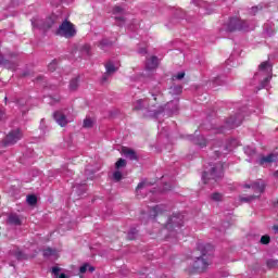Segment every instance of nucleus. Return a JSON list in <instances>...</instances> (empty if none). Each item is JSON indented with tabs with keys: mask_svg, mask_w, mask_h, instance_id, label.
<instances>
[{
	"mask_svg": "<svg viewBox=\"0 0 278 278\" xmlns=\"http://www.w3.org/2000/svg\"><path fill=\"white\" fill-rule=\"evenodd\" d=\"M213 247L207 243H198V251L200 255H194L191 261H189L188 273H205L207 267L212 264V251Z\"/></svg>",
	"mask_w": 278,
	"mask_h": 278,
	"instance_id": "f257e3e1",
	"label": "nucleus"
},
{
	"mask_svg": "<svg viewBox=\"0 0 278 278\" xmlns=\"http://www.w3.org/2000/svg\"><path fill=\"white\" fill-rule=\"evenodd\" d=\"M256 78L260 79L263 88H266L273 79V64L270 62L265 61L260 64L258 72L256 73Z\"/></svg>",
	"mask_w": 278,
	"mask_h": 278,
	"instance_id": "f03ea898",
	"label": "nucleus"
},
{
	"mask_svg": "<svg viewBox=\"0 0 278 278\" xmlns=\"http://www.w3.org/2000/svg\"><path fill=\"white\" fill-rule=\"evenodd\" d=\"M220 177H223V163L211 166V168L202 175L204 184H207V181H218Z\"/></svg>",
	"mask_w": 278,
	"mask_h": 278,
	"instance_id": "7ed1b4c3",
	"label": "nucleus"
},
{
	"mask_svg": "<svg viewBox=\"0 0 278 278\" xmlns=\"http://www.w3.org/2000/svg\"><path fill=\"white\" fill-rule=\"evenodd\" d=\"M181 225H184V216L181 215H174L172 217H168L165 229L163 231H169L172 236H175V231H177Z\"/></svg>",
	"mask_w": 278,
	"mask_h": 278,
	"instance_id": "20e7f679",
	"label": "nucleus"
},
{
	"mask_svg": "<svg viewBox=\"0 0 278 278\" xmlns=\"http://www.w3.org/2000/svg\"><path fill=\"white\" fill-rule=\"evenodd\" d=\"M56 34L58 36H63L64 38H73V36L77 34V30L75 29L73 23L65 21L60 25Z\"/></svg>",
	"mask_w": 278,
	"mask_h": 278,
	"instance_id": "39448f33",
	"label": "nucleus"
},
{
	"mask_svg": "<svg viewBox=\"0 0 278 278\" xmlns=\"http://www.w3.org/2000/svg\"><path fill=\"white\" fill-rule=\"evenodd\" d=\"M58 21V14L52 13L50 16L47 17L46 23L42 24V20L34 18L31 21L33 27H37V29H49L53 27V24Z\"/></svg>",
	"mask_w": 278,
	"mask_h": 278,
	"instance_id": "423d86ee",
	"label": "nucleus"
},
{
	"mask_svg": "<svg viewBox=\"0 0 278 278\" xmlns=\"http://www.w3.org/2000/svg\"><path fill=\"white\" fill-rule=\"evenodd\" d=\"M164 212H166V206L164 205H156L154 207H152L148 213H143L142 214V220L149 218L150 220H153V218H157L162 220V214H164Z\"/></svg>",
	"mask_w": 278,
	"mask_h": 278,
	"instance_id": "0eeeda50",
	"label": "nucleus"
},
{
	"mask_svg": "<svg viewBox=\"0 0 278 278\" xmlns=\"http://www.w3.org/2000/svg\"><path fill=\"white\" fill-rule=\"evenodd\" d=\"M151 108H155V103L149 98L139 99L134 103V110H150V112H153V114L156 115L157 111L152 110Z\"/></svg>",
	"mask_w": 278,
	"mask_h": 278,
	"instance_id": "6e6552de",
	"label": "nucleus"
},
{
	"mask_svg": "<svg viewBox=\"0 0 278 278\" xmlns=\"http://www.w3.org/2000/svg\"><path fill=\"white\" fill-rule=\"evenodd\" d=\"M23 138V132L20 129L12 130L9 132L4 139L5 147H12V144H16L18 140Z\"/></svg>",
	"mask_w": 278,
	"mask_h": 278,
	"instance_id": "1a4fd4ad",
	"label": "nucleus"
},
{
	"mask_svg": "<svg viewBox=\"0 0 278 278\" xmlns=\"http://www.w3.org/2000/svg\"><path fill=\"white\" fill-rule=\"evenodd\" d=\"M248 25L247 22L238 18V17H232L230 18V21L228 22V29L229 31H236V30H240V29H247Z\"/></svg>",
	"mask_w": 278,
	"mask_h": 278,
	"instance_id": "9d476101",
	"label": "nucleus"
},
{
	"mask_svg": "<svg viewBox=\"0 0 278 278\" xmlns=\"http://www.w3.org/2000/svg\"><path fill=\"white\" fill-rule=\"evenodd\" d=\"M119 64L116 63V62H113V61H109L106 64H105V74H104V77H103V80H108V77H110V75H114V73H116V71H118L119 68Z\"/></svg>",
	"mask_w": 278,
	"mask_h": 278,
	"instance_id": "9b49d317",
	"label": "nucleus"
},
{
	"mask_svg": "<svg viewBox=\"0 0 278 278\" xmlns=\"http://www.w3.org/2000/svg\"><path fill=\"white\" fill-rule=\"evenodd\" d=\"M54 121H56L60 127H66V125H68V122H70L68 117H66L65 111H56L54 113Z\"/></svg>",
	"mask_w": 278,
	"mask_h": 278,
	"instance_id": "f8f14e48",
	"label": "nucleus"
},
{
	"mask_svg": "<svg viewBox=\"0 0 278 278\" xmlns=\"http://www.w3.org/2000/svg\"><path fill=\"white\" fill-rule=\"evenodd\" d=\"M245 188H252V190H254L256 194H262V192H264V189L266 188V185L264 184V180H257L251 186L245 185Z\"/></svg>",
	"mask_w": 278,
	"mask_h": 278,
	"instance_id": "ddd939ff",
	"label": "nucleus"
},
{
	"mask_svg": "<svg viewBox=\"0 0 278 278\" xmlns=\"http://www.w3.org/2000/svg\"><path fill=\"white\" fill-rule=\"evenodd\" d=\"M273 162H277V154H269L267 156H263L260 161L262 166H268V164H273Z\"/></svg>",
	"mask_w": 278,
	"mask_h": 278,
	"instance_id": "4468645a",
	"label": "nucleus"
},
{
	"mask_svg": "<svg viewBox=\"0 0 278 278\" xmlns=\"http://www.w3.org/2000/svg\"><path fill=\"white\" fill-rule=\"evenodd\" d=\"M159 60L156 56H151L147 60L146 67L148 71H153V68H157Z\"/></svg>",
	"mask_w": 278,
	"mask_h": 278,
	"instance_id": "2eb2a0df",
	"label": "nucleus"
},
{
	"mask_svg": "<svg viewBox=\"0 0 278 278\" xmlns=\"http://www.w3.org/2000/svg\"><path fill=\"white\" fill-rule=\"evenodd\" d=\"M122 152H123V155H125V157H128V160H138V155L136 154V151L129 148H123Z\"/></svg>",
	"mask_w": 278,
	"mask_h": 278,
	"instance_id": "dca6fc26",
	"label": "nucleus"
},
{
	"mask_svg": "<svg viewBox=\"0 0 278 278\" xmlns=\"http://www.w3.org/2000/svg\"><path fill=\"white\" fill-rule=\"evenodd\" d=\"M148 188H149V182H147V181L140 182L136 189L137 195L140 197V194H142V192L147 191Z\"/></svg>",
	"mask_w": 278,
	"mask_h": 278,
	"instance_id": "f3484780",
	"label": "nucleus"
},
{
	"mask_svg": "<svg viewBox=\"0 0 278 278\" xmlns=\"http://www.w3.org/2000/svg\"><path fill=\"white\" fill-rule=\"evenodd\" d=\"M99 49H101L102 51H108V49H110V47H112V41L108 40V39H103L99 42L98 45Z\"/></svg>",
	"mask_w": 278,
	"mask_h": 278,
	"instance_id": "a211bd4d",
	"label": "nucleus"
},
{
	"mask_svg": "<svg viewBox=\"0 0 278 278\" xmlns=\"http://www.w3.org/2000/svg\"><path fill=\"white\" fill-rule=\"evenodd\" d=\"M9 223L10 225H21V217L16 214H11L9 216Z\"/></svg>",
	"mask_w": 278,
	"mask_h": 278,
	"instance_id": "6ab92c4d",
	"label": "nucleus"
},
{
	"mask_svg": "<svg viewBox=\"0 0 278 278\" xmlns=\"http://www.w3.org/2000/svg\"><path fill=\"white\" fill-rule=\"evenodd\" d=\"M45 257H58V251L51 248H48L43 251Z\"/></svg>",
	"mask_w": 278,
	"mask_h": 278,
	"instance_id": "aec40b11",
	"label": "nucleus"
},
{
	"mask_svg": "<svg viewBox=\"0 0 278 278\" xmlns=\"http://www.w3.org/2000/svg\"><path fill=\"white\" fill-rule=\"evenodd\" d=\"M62 269L60 267H53L52 268V275H54V278H66V275L64 273H61Z\"/></svg>",
	"mask_w": 278,
	"mask_h": 278,
	"instance_id": "412c9836",
	"label": "nucleus"
},
{
	"mask_svg": "<svg viewBox=\"0 0 278 278\" xmlns=\"http://www.w3.org/2000/svg\"><path fill=\"white\" fill-rule=\"evenodd\" d=\"M79 88V78H73L70 83V90L75 91Z\"/></svg>",
	"mask_w": 278,
	"mask_h": 278,
	"instance_id": "4be33fe9",
	"label": "nucleus"
},
{
	"mask_svg": "<svg viewBox=\"0 0 278 278\" xmlns=\"http://www.w3.org/2000/svg\"><path fill=\"white\" fill-rule=\"evenodd\" d=\"M84 127L86 129H91V127H94V119L90 118V117H87L85 118L84 121Z\"/></svg>",
	"mask_w": 278,
	"mask_h": 278,
	"instance_id": "5701e85b",
	"label": "nucleus"
},
{
	"mask_svg": "<svg viewBox=\"0 0 278 278\" xmlns=\"http://www.w3.org/2000/svg\"><path fill=\"white\" fill-rule=\"evenodd\" d=\"M125 166H127V161H125V159H119L116 163H115V168L117 170H121V168H125Z\"/></svg>",
	"mask_w": 278,
	"mask_h": 278,
	"instance_id": "b1692460",
	"label": "nucleus"
},
{
	"mask_svg": "<svg viewBox=\"0 0 278 278\" xmlns=\"http://www.w3.org/2000/svg\"><path fill=\"white\" fill-rule=\"evenodd\" d=\"M87 270H89V273H94V267L90 266L89 264H84L83 266H80L79 271L81 274L86 273Z\"/></svg>",
	"mask_w": 278,
	"mask_h": 278,
	"instance_id": "393cba45",
	"label": "nucleus"
},
{
	"mask_svg": "<svg viewBox=\"0 0 278 278\" xmlns=\"http://www.w3.org/2000/svg\"><path fill=\"white\" fill-rule=\"evenodd\" d=\"M91 47H90V45H88V43H85V45H83L81 47H80V51H81V53H84L85 55H90V51H91Z\"/></svg>",
	"mask_w": 278,
	"mask_h": 278,
	"instance_id": "a878e982",
	"label": "nucleus"
},
{
	"mask_svg": "<svg viewBox=\"0 0 278 278\" xmlns=\"http://www.w3.org/2000/svg\"><path fill=\"white\" fill-rule=\"evenodd\" d=\"M113 179L114 181H121V179H123V172H121V169H116L113 173Z\"/></svg>",
	"mask_w": 278,
	"mask_h": 278,
	"instance_id": "bb28decb",
	"label": "nucleus"
},
{
	"mask_svg": "<svg viewBox=\"0 0 278 278\" xmlns=\"http://www.w3.org/2000/svg\"><path fill=\"white\" fill-rule=\"evenodd\" d=\"M26 201L28 205H36V203H38V199L36 198V195H28Z\"/></svg>",
	"mask_w": 278,
	"mask_h": 278,
	"instance_id": "cd10ccee",
	"label": "nucleus"
},
{
	"mask_svg": "<svg viewBox=\"0 0 278 278\" xmlns=\"http://www.w3.org/2000/svg\"><path fill=\"white\" fill-rule=\"evenodd\" d=\"M177 101H173V102H169V103H167V105H166V108H167V110H170V108H172V112H177Z\"/></svg>",
	"mask_w": 278,
	"mask_h": 278,
	"instance_id": "c85d7f7f",
	"label": "nucleus"
},
{
	"mask_svg": "<svg viewBox=\"0 0 278 278\" xmlns=\"http://www.w3.org/2000/svg\"><path fill=\"white\" fill-rule=\"evenodd\" d=\"M184 77H186V73L185 72H180V73H178V74L173 76V80L174 81H177V79L181 80V79H184Z\"/></svg>",
	"mask_w": 278,
	"mask_h": 278,
	"instance_id": "c756f323",
	"label": "nucleus"
},
{
	"mask_svg": "<svg viewBox=\"0 0 278 278\" xmlns=\"http://www.w3.org/2000/svg\"><path fill=\"white\" fill-rule=\"evenodd\" d=\"M211 199H212V201H216V202L223 201V194H220V193H213L211 195Z\"/></svg>",
	"mask_w": 278,
	"mask_h": 278,
	"instance_id": "7c9ffc66",
	"label": "nucleus"
},
{
	"mask_svg": "<svg viewBox=\"0 0 278 278\" xmlns=\"http://www.w3.org/2000/svg\"><path fill=\"white\" fill-rule=\"evenodd\" d=\"M269 243H270V237L268 235L261 237V244H269Z\"/></svg>",
	"mask_w": 278,
	"mask_h": 278,
	"instance_id": "2f4dec72",
	"label": "nucleus"
},
{
	"mask_svg": "<svg viewBox=\"0 0 278 278\" xmlns=\"http://www.w3.org/2000/svg\"><path fill=\"white\" fill-rule=\"evenodd\" d=\"M136 233H138V231L136 229H132L128 232V240H135L136 239Z\"/></svg>",
	"mask_w": 278,
	"mask_h": 278,
	"instance_id": "473e14b6",
	"label": "nucleus"
},
{
	"mask_svg": "<svg viewBox=\"0 0 278 278\" xmlns=\"http://www.w3.org/2000/svg\"><path fill=\"white\" fill-rule=\"evenodd\" d=\"M258 198H260V195H250L248 198H241V201L249 203V201H253V199H258Z\"/></svg>",
	"mask_w": 278,
	"mask_h": 278,
	"instance_id": "72a5a7b5",
	"label": "nucleus"
},
{
	"mask_svg": "<svg viewBox=\"0 0 278 278\" xmlns=\"http://www.w3.org/2000/svg\"><path fill=\"white\" fill-rule=\"evenodd\" d=\"M58 66V62L53 61L48 65L49 71H55V67Z\"/></svg>",
	"mask_w": 278,
	"mask_h": 278,
	"instance_id": "f704fd0d",
	"label": "nucleus"
},
{
	"mask_svg": "<svg viewBox=\"0 0 278 278\" xmlns=\"http://www.w3.org/2000/svg\"><path fill=\"white\" fill-rule=\"evenodd\" d=\"M244 151H245V153H247L248 155H253V153H255V150H253V149H251V148H249V147H247V148L244 149Z\"/></svg>",
	"mask_w": 278,
	"mask_h": 278,
	"instance_id": "c9c22d12",
	"label": "nucleus"
},
{
	"mask_svg": "<svg viewBox=\"0 0 278 278\" xmlns=\"http://www.w3.org/2000/svg\"><path fill=\"white\" fill-rule=\"evenodd\" d=\"M113 12H114L115 14H119L121 12H123V8H121V7H114Z\"/></svg>",
	"mask_w": 278,
	"mask_h": 278,
	"instance_id": "e433bc0d",
	"label": "nucleus"
},
{
	"mask_svg": "<svg viewBox=\"0 0 278 278\" xmlns=\"http://www.w3.org/2000/svg\"><path fill=\"white\" fill-rule=\"evenodd\" d=\"M157 99H162L161 94H152V101H157Z\"/></svg>",
	"mask_w": 278,
	"mask_h": 278,
	"instance_id": "4c0bfd02",
	"label": "nucleus"
},
{
	"mask_svg": "<svg viewBox=\"0 0 278 278\" xmlns=\"http://www.w3.org/2000/svg\"><path fill=\"white\" fill-rule=\"evenodd\" d=\"M163 190H170V185H165L164 189Z\"/></svg>",
	"mask_w": 278,
	"mask_h": 278,
	"instance_id": "58836bf2",
	"label": "nucleus"
},
{
	"mask_svg": "<svg viewBox=\"0 0 278 278\" xmlns=\"http://www.w3.org/2000/svg\"><path fill=\"white\" fill-rule=\"evenodd\" d=\"M139 53H147V49L142 48L141 50H139Z\"/></svg>",
	"mask_w": 278,
	"mask_h": 278,
	"instance_id": "ea45409f",
	"label": "nucleus"
},
{
	"mask_svg": "<svg viewBox=\"0 0 278 278\" xmlns=\"http://www.w3.org/2000/svg\"><path fill=\"white\" fill-rule=\"evenodd\" d=\"M3 118V110L0 109V121Z\"/></svg>",
	"mask_w": 278,
	"mask_h": 278,
	"instance_id": "a19ab883",
	"label": "nucleus"
},
{
	"mask_svg": "<svg viewBox=\"0 0 278 278\" xmlns=\"http://www.w3.org/2000/svg\"><path fill=\"white\" fill-rule=\"evenodd\" d=\"M252 12L253 13L257 12V7L252 8Z\"/></svg>",
	"mask_w": 278,
	"mask_h": 278,
	"instance_id": "79ce46f5",
	"label": "nucleus"
},
{
	"mask_svg": "<svg viewBox=\"0 0 278 278\" xmlns=\"http://www.w3.org/2000/svg\"><path fill=\"white\" fill-rule=\"evenodd\" d=\"M116 21H123V17L122 16H118V17H115Z\"/></svg>",
	"mask_w": 278,
	"mask_h": 278,
	"instance_id": "37998d69",
	"label": "nucleus"
},
{
	"mask_svg": "<svg viewBox=\"0 0 278 278\" xmlns=\"http://www.w3.org/2000/svg\"><path fill=\"white\" fill-rule=\"evenodd\" d=\"M3 64H5V61L0 60V66L3 65Z\"/></svg>",
	"mask_w": 278,
	"mask_h": 278,
	"instance_id": "c03bdc74",
	"label": "nucleus"
},
{
	"mask_svg": "<svg viewBox=\"0 0 278 278\" xmlns=\"http://www.w3.org/2000/svg\"><path fill=\"white\" fill-rule=\"evenodd\" d=\"M200 147H205V140L203 141V143H200Z\"/></svg>",
	"mask_w": 278,
	"mask_h": 278,
	"instance_id": "a18cd8bd",
	"label": "nucleus"
},
{
	"mask_svg": "<svg viewBox=\"0 0 278 278\" xmlns=\"http://www.w3.org/2000/svg\"><path fill=\"white\" fill-rule=\"evenodd\" d=\"M275 231L278 232V226H274Z\"/></svg>",
	"mask_w": 278,
	"mask_h": 278,
	"instance_id": "49530a36",
	"label": "nucleus"
},
{
	"mask_svg": "<svg viewBox=\"0 0 278 278\" xmlns=\"http://www.w3.org/2000/svg\"><path fill=\"white\" fill-rule=\"evenodd\" d=\"M274 175H275V177H278V170Z\"/></svg>",
	"mask_w": 278,
	"mask_h": 278,
	"instance_id": "de8ad7c7",
	"label": "nucleus"
},
{
	"mask_svg": "<svg viewBox=\"0 0 278 278\" xmlns=\"http://www.w3.org/2000/svg\"><path fill=\"white\" fill-rule=\"evenodd\" d=\"M178 92H181V88L178 89Z\"/></svg>",
	"mask_w": 278,
	"mask_h": 278,
	"instance_id": "09e8293b",
	"label": "nucleus"
}]
</instances>
